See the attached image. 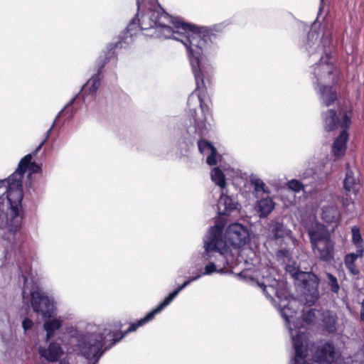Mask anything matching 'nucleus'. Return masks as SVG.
<instances>
[{
    "instance_id": "nucleus-1",
    "label": "nucleus",
    "mask_w": 364,
    "mask_h": 364,
    "mask_svg": "<svg viewBox=\"0 0 364 364\" xmlns=\"http://www.w3.org/2000/svg\"><path fill=\"white\" fill-rule=\"evenodd\" d=\"M146 0H137V8L144 4ZM151 5V24L149 26H156L155 31L151 36L159 38H169L174 33L179 35L180 41L186 46L192 71L196 81V88L188 96V105L189 107L195 102V96L200 101V107L203 111L208 112V90L213 85V68L210 65H205L203 63V55L208 53L212 45L217 43L220 39L221 32L216 26L208 28L197 26L193 23H186L166 13L160 6L158 0H147Z\"/></svg>"
},
{
    "instance_id": "nucleus-2",
    "label": "nucleus",
    "mask_w": 364,
    "mask_h": 364,
    "mask_svg": "<svg viewBox=\"0 0 364 364\" xmlns=\"http://www.w3.org/2000/svg\"><path fill=\"white\" fill-rule=\"evenodd\" d=\"M196 279H197V277H192L185 281L181 286L178 287L174 291L165 297L156 308L149 312L144 318L132 323L124 333L116 332L114 334V338L109 341L107 345H106V336L104 333L95 334L91 336L88 341L84 342L83 345L80 347L82 355L87 360H92V364H97L101 356L107 350H109L117 343L119 342L128 333L136 331L139 327L153 320L154 316L165 309L183 289Z\"/></svg>"
},
{
    "instance_id": "nucleus-3",
    "label": "nucleus",
    "mask_w": 364,
    "mask_h": 364,
    "mask_svg": "<svg viewBox=\"0 0 364 364\" xmlns=\"http://www.w3.org/2000/svg\"><path fill=\"white\" fill-rule=\"evenodd\" d=\"M224 227L225 224L218 220L215 226L211 228L208 239L204 244L203 257L205 260L210 259L213 252L218 253L222 260H225L224 254L226 252V246L230 245L237 249L249 241V232L247 228L237 223L228 225L225 233V240H223L222 232Z\"/></svg>"
},
{
    "instance_id": "nucleus-4",
    "label": "nucleus",
    "mask_w": 364,
    "mask_h": 364,
    "mask_svg": "<svg viewBox=\"0 0 364 364\" xmlns=\"http://www.w3.org/2000/svg\"><path fill=\"white\" fill-rule=\"evenodd\" d=\"M306 232L314 257L326 263L334 261L335 242L327 228L320 223H315L306 229Z\"/></svg>"
},
{
    "instance_id": "nucleus-5",
    "label": "nucleus",
    "mask_w": 364,
    "mask_h": 364,
    "mask_svg": "<svg viewBox=\"0 0 364 364\" xmlns=\"http://www.w3.org/2000/svg\"><path fill=\"white\" fill-rule=\"evenodd\" d=\"M208 97L210 99V102H208V112L203 111L200 107V101L199 98L197 97L199 102V107L200 109V114L199 115L197 112L196 108L190 109V115L191 116L193 120V126L195 128V134H198L200 138L206 136L210 129V124L209 122V119L213 118V112H212V100L210 95L208 94ZM198 150L200 154H205L206 151H210L213 148H215L213 144L204 139H200L198 141Z\"/></svg>"
},
{
    "instance_id": "nucleus-6",
    "label": "nucleus",
    "mask_w": 364,
    "mask_h": 364,
    "mask_svg": "<svg viewBox=\"0 0 364 364\" xmlns=\"http://www.w3.org/2000/svg\"><path fill=\"white\" fill-rule=\"evenodd\" d=\"M290 274L295 280V285L303 289L304 294L310 299L306 300L314 303L319 298L318 285L320 279L311 272H302L293 268Z\"/></svg>"
},
{
    "instance_id": "nucleus-7",
    "label": "nucleus",
    "mask_w": 364,
    "mask_h": 364,
    "mask_svg": "<svg viewBox=\"0 0 364 364\" xmlns=\"http://www.w3.org/2000/svg\"><path fill=\"white\" fill-rule=\"evenodd\" d=\"M2 196L0 200H7L10 209L22 208L23 197L22 179L12 173L6 180L1 181Z\"/></svg>"
},
{
    "instance_id": "nucleus-8",
    "label": "nucleus",
    "mask_w": 364,
    "mask_h": 364,
    "mask_svg": "<svg viewBox=\"0 0 364 364\" xmlns=\"http://www.w3.org/2000/svg\"><path fill=\"white\" fill-rule=\"evenodd\" d=\"M331 58V53L325 52V56H322L314 67V73L318 85L321 82L335 85L338 81L337 68L335 64L330 61Z\"/></svg>"
},
{
    "instance_id": "nucleus-9",
    "label": "nucleus",
    "mask_w": 364,
    "mask_h": 364,
    "mask_svg": "<svg viewBox=\"0 0 364 364\" xmlns=\"http://www.w3.org/2000/svg\"><path fill=\"white\" fill-rule=\"evenodd\" d=\"M117 44L111 45L108 50L103 56H100L98 60L97 73L87 80L86 84L82 87V92L85 95H94L100 85V75L105 65L111 58H115V48Z\"/></svg>"
},
{
    "instance_id": "nucleus-10",
    "label": "nucleus",
    "mask_w": 364,
    "mask_h": 364,
    "mask_svg": "<svg viewBox=\"0 0 364 364\" xmlns=\"http://www.w3.org/2000/svg\"><path fill=\"white\" fill-rule=\"evenodd\" d=\"M51 130L52 128L49 129L47 131L45 139L39 144V145L31 154L26 155L23 158L21 159L17 169L14 173V174H16L18 177L23 179V175L27 170H28L30 174L41 172V166L34 161L32 162L31 159L32 157L33 156H36L38 154V152L41 149V148L47 141L48 138L49 137Z\"/></svg>"
},
{
    "instance_id": "nucleus-11",
    "label": "nucleus",
    "mask_w": 364,
    "mask_h": 364,
    "mask_svg": "<svg viewBox=\"0 0 364 364\" xmlns=\"http://www.w3.org/2000/svg\"><path fill=\"white\" fill-rule=\"evenodd\" d=\"M31 296V304L33 311L41 314L44 318L51 317L53 306L49 297L38 290L33 291Z\"/></svg>"
},
{
    "instance_id": "nucleus-12",
    "label": "nucleus",
    "mask_w": 364,
    "mask_h": 364,
    "mask_svg": "<svg viewBox=\"0 0 364 364\" xmlns=\"http://www.w3.org/2000/svg\"><path fill=\"white\" fill-rule=\"evenodd\" d=\"M349 117L350 121L353 117V111L351 109L346 110L338 115L337 111L329 109L322 113V119L323 122V129L327 132L336 130L338 128L342 129V123L344 116Z\"/></svg>"
},
{
    "instance_id": "nucleus-13",
    "label": "nucleus",
    "mask_w": 364,
    "mask_h": 364,
    "mask_svg": "<svg viewBox=\"0 0 364 364\" xmlns=\"http://www.w3.org/2000/svg\"><path fill=\"white\" fill-rule=\"evenodd\" d=\"M351 124L352 122L350 121L349 117L345 115L342 123V131L335 139L332 146L333 155L336 158H341L346 154L347 143L349 140V134L348 131L350 129Z\"/></svg>"
},
{
    "instance_id": "nucleus-14",
    "label": "nucleus",
    "mask_w": 364,
    "mask_h": 364,
    "mask_svg": "<svg viewBox=\"0 0 364 364\" xmlns=\"http://www.w3.org/2000/svg\"><path fill=\"white\" fill-rule=\"evenodd\" d=\"M306 341V335L304 333H299L296 336L292 338L295 350L294 364H312L306 360L308 355Z\"/></svg>"
},
{
    "instance_id": "nucleus-15",
    "label": "nucleus",
    "mask_w": 364,
    "mask_h": 364,
    "mask_svg": "<svg viewBox=\"0 0 364 364\" xmlns=\"http://www.w3.org/2000/svg\"><path fill=\"white\" fill-rule=\"evenodd\" d=\"M315 360L319 364H336L337 355L334 345L326 342L318 348L315 353Z\"/></svg>"
},
{
    "instance_id": "nucleus-16",
    "label": "nucleus",
    "mask_w": 364,
    "mask_h": 364,
    "mask_svg": "<svg viewBox=\"0 0 364 364\" xmlns=\"http://www.w3.org/2000/svg\"><path fill=\"white\" fill-rule=\"evenodd\" d=\"M151 5L148 3V1L146 0L142 5L140 6V8H138V10H140L141 8H144L149 11L147 14H143L141 19L138 18V14L136 15L134 18L132 19L129 25L127 26V31L131 32L134 29L137 27L140 28V30H147L149 28L156 29V26H149L151 24Z\"/></svg>"
},
{
    "instance_id": "nucleus-17",
    "label": "nucleus",
    "mask_w": 364,
    "mask_h": 364,
    "mask_svg": "<svg viewBox=\"0 0 364 364\" xmlns=\"http://www.w3.org/2000/svg\"><path fill=\"white\" fill-rule=\"evenodd\" d=\"M270 235L276 241L285 242L291 240V231L289 230L282 223L272 222L269 225Z\"/></svg>"
},
{
    "instance_id": "nucleus-18",
    "label": "nucleus",
    "mask_w": 364,
    "mask_h": 364,
    "mask_svg": "<svg viewBox=\"0 0 364 364\" xmlns=\"http://www.w3.org/2000/svg\"><path fill=\"white\" fill-rule=\"evenodd\" d=\"M38 353L48 362H56L63 354L60 345L56 342H51L48 348L39 347Z\"/></svg>"
},
{
    "instance_id": "nucleus-19",
    "label": "nucleus",
    "mask_w": 364,
    "mask_h": 364,
    "mask_svg": "<svg viewBox=\"0 0 364 364\" xmlns=\"http://www.w3.org/2000/svg\"><path fill=\"white\" fill-rule=\"evenodd\" d=\"M321 326L323 330L328 333H334L337 331L338 316L336 313L326 310L321 313Z\"/></svg>"
},
{
    "instance_id": "nucleus-20",
    "label": "nucleus",
    "mask_w": 364,
    "mask_h": 364,
    "mask_svg": "<svg viewBox=\"0 0 364 364\" xmlns=\"http://www.w3.org/2000/svg\"><path fill=\"white\" fill-rule=\"evenodd\" d=\"M343 187L347 195L348 193L357 194L360 187L359 179L354 177L353 172L350 168L348 164H347L346 177L343 181Z\"/></svg>"
},
{
    "instance_id": "nucleus-21",
    "label": "nucleus",
    "mask_w": 364,
    "mask_h": 364,
    "mask_svg": "<svg viewBox=\"0 0 364 364\" xmlns=\"http://www.w3.org/2000/svg\"><path fill=\"white\" fill-rule=\"evenodd\" d=\"M218 213L220 215H229L234 210L237 209V203L233 199L225 194H222L218 203Z\"/></svg>"
},
{
    "instance_id": "nucleus-22",
    "label": "nucleus",
    "mask_w": 364,
    "mask_h": 364,
    "mask_svg": "<svg viewBox=\"0 0 364 364\" xmlns=\"http://www.w3.org/2000/svg\"><path fill=\"white\" fill-rule=\"evenodd\" d=\"M11 218L8 222L9 230L10 232L16 233L20 230L23 220L22 208L11 209Z\"/></svg>"
},
{
    "instance_id": "nucleus-23",
    "label": "nucleus",
    "mask_w": 364,
    "mask_h": 364,
    "mask_svg": "<svg viewBox=\"0 0 364 364\" xmlns=\"http://www.w3.org/2000/svg\"><path fill=\"white\" fill-rule=\"evenodd\" d=\"M333 85L331 84V85L320 86V95L323 98V104L326 107L331 106L337 100V92Z\"/></svg>"
},
{
    "instance_id": "nucleus-24",
    "label": "nucleus",
    "mask_w": 364,
    "mask_h": 364,
    "mask_svg": "<svg viewBox=\"0 0 364 364\" xmlns=\"http://www.w3.org/2000/svg\"><path fill=\"white\" fill-rule=\"evenodd\" d=\"M363 255H358V252H351L345 255L344 264L350 274L353 276H358L360 273L358 267L356 264V260L358 257Z\"/></svg>"
},
{
    "instance_id": "nucleus-25",
    "label": "nucleus",
    "mask_w": 364,
    "mask_h": 364,
    "mask_svg": "<svg viewBox=\"0 0 364 364\" xmlns=\"http://www.w3.org/2000/svg\"><path fill=\"white\" fill-rule=\"evenodd\" d=\"M341 218L340 211L336 205L325 206L322 210V220L326 223H337Z\"/></svg>"
},
{
    "instance_id": "nucleus-26",
    "label": "nucleus",
    "mask_w": 364,
    "mask_h": 364,
    "mask_svg": "<svg viewBox=\"0 0 364 364\" xmlns=\"http://www.w3.org/2000/svg\"><path fill=\"white\" fill-rule=\"evenodd\" d=\"M279 284V280L266 278L259 286L263 288V291L267 296L272 298L273 296L280 297L278 290Z\"/></svg>"
},
{
    "instance_id": "nucleus-27",
    "label": "nucleus",
    "mask_w": 364,
    "mask_h": 364,
    "mask_svg": "<svg viewBox=\"0 0 364 364\" xmlns=\"http://www.w3.org/2000/svg\"><path fill=\"white\" fill-rule=\"evenodd\" d=\"M63 322L60 319L53 318L46 321L43 323V328L46 331V341H48L54 335L55 331L59 330L62 326Z\"/></svg>"
},
{
    "instance_id": "nucleus-28",
    "label": "nucleus",
    "mask_w": 364,
    "mask_h": 364,
    "mask_svg": "<svg viewBox=\"0 0 364 364\" xmlns=\"http://www.w3.org/2000/svg\"><path fill=\"white\" fill-rule=\"evenodd\" d=\"M352 242L356 248V252L360 255L364 253V241L362 238L360 228L358 226H353L351 228Z\"/></svg>"
},
{
    "instance_id": "nucleus-29",
    "label": "nucleus",
    "mask_w": 364,
    "mask_h": 364,
    "mask_svg": "<svg viewBox=\"0 0 364 364\" xmlns=\"http://www.w3.org/2000/svg\"><path fill=\"white\" fill-rule=\"evenodd\" d=\"M274 202L269 198H264L258 202V212L261 218L267 217L274 208Z\"/></svg>"
},
{
    "instance_id": "nucleus-30",
    "label": "nucleus",
    "mask_w": 364,
    "mask_h": 364,
    "mask_svg": "<svg viewBox=\"0 0 364 364\" xmlns=\"http://www.w3.org/2000/svg\"><path fill=\"white\" fill-rule=\"evenodd\" d=\"M295 303L296 301H289L287 305L284 306L281 311L282 316L289 323L291 322V319L293 318L297 314V310L294 308V304Z\"/></svg>"
},
{
    "instance_id": "nucleus-31",
    "label": "nucleus",
    "mask_w": 364,
    "mask_h": 364,
    "mask_svg": "<svg viewBox=\"0 0 364 364\" xmlns=\"http://www.w3.org/2000/svg\"><path fill=\"white\" fill-rule=\"evenodd\" d=\"M211 178L213 181L219 187L224 188L226 186L225 176L223 171L215 167L211 172Z\"/></svg>"
},
{
    "instance_id": "nucleus-32",
    "label": "nucleus",
    "mask_w": 364,
    "mask_h": 364,
    "mask_svg": "<svg viewBox=\"0 0 364 364\" xmlns=\"http://www.w3.org/2000/svg\"><path fill=\"white\" fill-rule=\"evenodd\" d=\"M319 314H321L320 311L315 309H310L306 311H303L302 318L306 323H314L316 322Z\"/></svg>"
},
{
    "instance_id": "nucleus-33",
    "label": "nucleus",
    "mask_w": 364,
    "mask_h": 364,
    "mask_svg": "<svg viewBox=\"0 0 364 364\" xmlns=\"http://www.w3.org/2000/svg\"><path fill=\"white\" fill-rule=\"evenodd\" d=\"M326 278L328 279V286L330 287L331 291L333 293L337 294L340 289V286L338 282L337 278L331 273L326 272Z\"/></svg>"
},
{
    "instance_id": "nucleus-34",
    "label": "nucleus",
    "mask_w": 364,
    "mask_h": 364,
    "mask_svg": "<svg viewBox=\"0 0 364 364\" xmlns=\"http://www.w3.org/2000/svg\"><path fill=\"white\" fill-rule=\"evenodd\" d=\"M251 182L254 185L256 192L262 191L264 193H269L266 184L261 179L255 178L252 180Z\"/></svg>"
},
{
    "instance_id": "nucleus-35",
    "label": "nucleus",
    "mask_w": 364,
    "mask_h": 364,
    "mask_svg": "<svg viewBox=\"0 0 364 364\" xmlns=\"http://www.w3.org/2000/svg\"><path fill=\"white\" fill-rule=\"evenodd\" d=\"M210 151V154L206 159V163L209 166H215L218 164L219 154L215 147L213 148Z\"/></svg>"
},
{
    "instance_id": "nucleus-36",
    "label": "nucleus",
    "mask_w": 364,
    "mask_h": 364,
    "mask_svg": "<svg viewBox=\"0 0 364 364\" xmlns=\"http://www.w3.org/2000/svg\"><path fill=\"white\" fill-rule=\"evenodd\" d=\"M287 186L290 190L296 193H299L304 188V185L296 179H292L288 181Z\"/></svg>"
},
{
    "instance_id": "nucleus-37",
    "label": "nucleus",
    "mask_w": 364,
    "mask_h": 364,
    "mask_svg": "<svg viewBox=\"0 0 364 364\" xmlns=\"http://www.w3.org/2000/svg\"><path fill=\"white\" fill-rule=\"evenodd\" d=\"M278 259L289 258L291 256L290 250L286 247L281 248L276 252Z\"/></svg>"
},
{
    "instance_id": "nucleus-38",
    "label": "nucleus",
    "mask_w": 364,
    "mask_h": 364,
    "mask_svg": "<svg viewBox=\"0 0 364 364\" xmlns=\"http://www.w3.org/2000/svg\"><path fill=\"white\" fill-rule=\"evenodd\" d=\"M124 326V323H122L121 321H116L113 323V328H114V331H110L108 335L110 336L112 338H114V334L116 332H120L122 333H124L127 330L122 331V328Z\"/></svg>"
},
{
    "instance_id": "nucleus-39",
    "label": "nucleus",
    "mask_w": 364,
    "mask_h": 364,
    "mask_svg": "<svg viewBox=\"0 0 364 364\" xmlns=\"http://www.w3.org/2000/svg\"><path fill=\"white\" fill-rule=\"evenodd\" d=\"M218 272L215 264L213 262H210L205 267L204 274H211L212 273Z\"/></svg>"
},
{
    "instance_id": "nucleus-40",
    "label": "nucleus",
    "mask_w": 364,
    "mask_h": 364,
    "mask_svg": "<svg viewBox=\"0 0 364 364\" xmlns=\"http://www.w3.org/2000/svg\"><path fill=\"white\" fill-rule=\"evenodd\" d=\"M33 323L32 320L26 318L22 321V327L25 331L29 330L33 327Z\"/></svg>"
},
{
    "instance_id": "nucleus-41",
    "label": "nucleus",
    "mask_w": 364,
    "mask_h": 364,
    "mask_svg": "<svg viewBox=\"0 0 364 364\" xmlns=\"http://www.w3.org/2000/svg\"><path fill=\"white\" fill-rule=\"evenodd\" d=\"M4 220V214L0 213V228L3 225Z\"/></svg>"
},
{
    "instance_id": "nucleus-42",
    "label": "nucleus",
    "mask_w": 364,
    "mask_h": 364,
    "mask_svg": "<svg viewBox=\"0 0 364 364\" xmlns=\"http://www.w3.org/2000/svg\"><path fill=\"white\" fill-rule=\"evenodd\" d=\"M68 108H69V107H66L65 108V109H64V110H62V111L59 113V116H60L61 114H63V113L65 112V111L66 109H68Z\"/></svg>"
},
{
    "instance_id": "nucleus-43",
    "label": "nucleus",
    "mask_w": 364,
    "mask_h": 364,
    "mask_svg": "<svg viewBox=\"0 0 364 364\" xmlns=\"http://www.w3.org/2000/svg\"><path fill=\"white\" fill-rule=\"evenodd\" d=\"M2 196V184L0 185V197Z\"/></svg>"
},
{
    "instance_id": "nucleus-44",
    "label": "nucleus",
    "mask_w": 364,
    "mask_h": 364,
    "mask_svg": "<svg viewBox=\"0 0 364 364\" xmlns=\"http://www.w3.org/2000/svg\"><path fill=\"white\" fill-rule=\"evenodd\" d=\"M55 121H57V119H55V121H54V122H53V125L51 126V127H50V128H52V129H53V127H54V124H55Z\"/></svg>"
}]
</instances>
